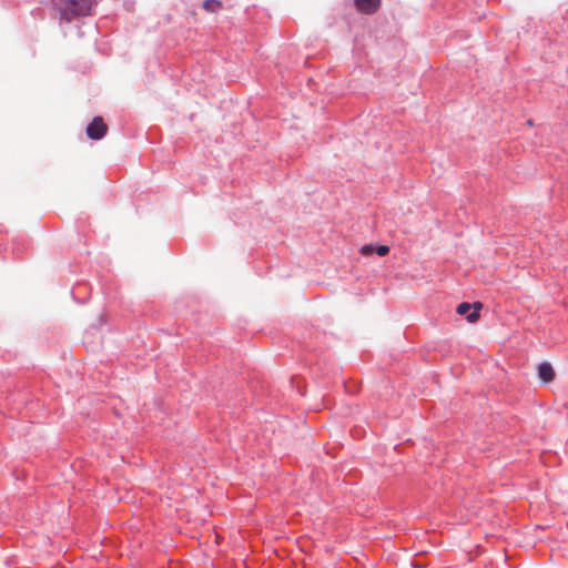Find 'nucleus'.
Masks as SVG:
<instances>
[{
    "label": "nucleus",
    "instance_id": "1",
    "mask_svg": "<svg viewBox=\"0 0 568 568\" xmlns=\"http://www.w3.org/2000/svg\"><path fill=\"white\" fill-rule=\"evenodd\" d=\"M94 0H65L67 9L74 16H89L91 14Z\"/></svg>",
    "mask_w": 568,
    "mask_h": 568
},
{
    "label": "nucleus",
    "instance_id": "2",
    "mask_svg": "<svg viewBox=\"0 0 568 568\" xmlns=\"http://www.w3.org/2000/svg\"><path fill=\"white\" fill-rule=\"evenodd\" d=\"M483 307L480 302H475L474 304H469L467 302L460 303L456 312L459 315H465L469 323H476L479 320V310Z\"/></svg>",
    "mask_w": 568,
    "mask_h": 568
},
{
    "label": "nucleus",
    "instance_id": "3",
    "mask_svg": "<svg viewBox=\"0 0 568 568\" xmlns=\"http://www.w3.org/2000/svg\"><path fill=\"white\" fill-rule=\"evenodd\" d=\"M108 132V125L101 116H95L87 126V134L92 140L102 139Z\"/></svg>",
    "mask_w": 568,
    "mask_h": 568
},
{
    "label": "nucleus",
    "instance_id": "4",
    "mask_svg": "<svg viewBox=\"0 0 568 568\" xmlns=\"http://www.w3.org/2000/svg\"><path fill=\"white\" fill-rule=\"evenodd\" d=\"M357 11L365 14L375 13L381 7V0H354Z\"/></svg>",
    "mask_w": 568,
    "mask_h": 568
},
{
    "label": "nucleus",
    "instance_id": "5",
    "mask_svg": "<svg viewBox=\"0 0 568 568\" xmlns=\"http://www.w3.org/2000/svg\"><path fill=\"white\" fill-rule=\"evenodd\" d=\"M538 376L541 381L548 383L555 377V371L549 363H541L538 366Z\"/></svg>",
    "mask_w": 568,
    "mask_h": 568
},
{
    "label": "nucleus",
    "instance_id": "6",
    "mask_svg": "<svg viewBox=\"0 0 568 568\" xmlns=\"http://www.w3.org/2000/svg\"><path fill=\"white\" fill-rule=\"evenodd\" d=\"M221 7L222 3L219 0H205L203 3V9L209 12H217Z\"/></svg>",
    "mask_w": 568,
    "mask_h": 568
},
{
    "label": "nucleus",
    "instance_id": "7",
    "mask_svg": "<svg viewBox=\"0 0 568 568\" xmlns=\"http://www.w3.org/2000/svg\"><path fill=\"white\" fill-rule=\"evenodd\" d=\"M361 254L364 256H369L375 253V245L373 244H365L359 250Z\"/></svg>",
    "mask_w": 568,
    "mask_h": 568
},
{
    "label": "nucleus",
    "instance_id": "8",
    "mask_svg": "<svg viewBox=\"0 0 568 568\" xmlns=\"http://www.w3.org/2000/svg\"><path fill=\"white\" fill-rule=\"evenodd\" d=\"M375 253H377L379 256H385L389 253V246H387V245L375 246Z\"/></svg>",
    "mask_w": 568,
    "mask_h": 568
}]
</instances>
